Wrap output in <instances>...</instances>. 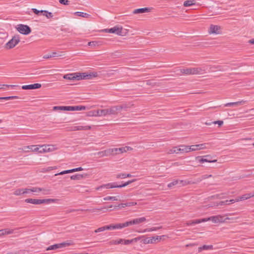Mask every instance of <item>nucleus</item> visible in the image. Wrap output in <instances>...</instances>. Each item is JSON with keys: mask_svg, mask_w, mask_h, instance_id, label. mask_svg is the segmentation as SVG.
Masks as SVG:
<instances>
[{"mask_svg": "<svg viewBox=\"0 0 254 254\" xmlns=\"http://www.w3.org/2000/svg\"><path fill=\"white\" fill-rule=\"evenodd\" d=\"M98 76L97 72H90L87 73L86 72L83 73H72L64 75V78L70 80H80L82 79H90L93 77H96Z\"/></svg>", "mask_w": 254, "mask_h": 254, "instance_id": "obj_1", "label": "nucleus"}, {"mask_svg": "<svg viewBox=\"0 0 254 254\" xmlns=\"http://www.w3.org/2000/svg\"><path fill=\"white\" fill-rule=\"evenodd\" d=\"M233 218L229 217H225V215H218L216 216H212L207 218L202 219V221L206 222L208 221H211L214 223H224L226 220H233Z\"/></svg>", "mask_w": 254, "mask_h": 254, "instance_id": "obj_2", "label": "nucleus"}, {"mask_svg": "<svg viewBox=\"0 0 254 254\" xmlns=\"http://www.w3.org/2000/svg\"><path fill=\"white\" fill-rule=\"evenodd\" d=\"M58 200L57 199L48 198V199H34V198H27L25 200V202L33 204H41L43 203H50L51 202H56Z\"/></svg>", "mask_w": 254, "mask_h": 254, "instance_id": "obj_3", "label": "nucleus"}, {"mask_svg": "<svg viewBox=\"0 0 254 254\" xmlns=\"http://www.w3.org/2000/svg\"><path fill=\"white\" fill-rule=\"evenodd\" d=\"M97 114L99 117L106 116L107 115H117V112L115 106H111L110 108L98 110Z\"/></svg>", "mask_w": 254, "mask_h": 254, "instance_id": "obj_4", "label": "nucleus"}, {"mask_svg": "<svg viewBox=\"0 0 254 254\" xmlns=\"http://www.w3.org/2000/svg\"><path fill=\"white\" fill-rule=\"evenodd\" d=\"M20 42V39L18 35H15L5 45V48L7 49L13 48Z\"/></svg>", "mask_w": 254, "mask_h": 254, "instance_id": "obj_5", "label": "nucleus"}, {"mask_svg": "<svg viewBox=\"0 0 254 254\" xmlns=\"http://www.w3.org/2000/svg\"><path fill=\"white\" fill-rule=\"evenodd\" d=\"M133 149L130 146H125L121 148H111L112 155H116L117 154L123 153L127 151H131Z\"/></svg>", "mask_w": 254, "mask_h": 254, "instance_id": "obj_6", "label": "nucleus"}, {"mask_svg": "<svg viewBox=\"0 0 254 254\" xmlns=\"http://www.w3.org/2000/svg\"><path fill=\"white\" fill-rule=\"evenodd\" d=\"M16 29L20 33L23 35H28L31 32V29L29 26L21 24L17 25Z\"/></svg>", "mask_w": 254, "mask_h": 254, "instance_id": "obj_7", "label": "nucleus"}, {"mask_svg": "<svg viewBox=\"0 0 254 254\" xmlns=\"http://www.w3.org/2000/svg\"><path fill=\"white\" fill-rule=\"evenodd\" d=\"M135 180H136L135 179H133L132 180L128 181L127 182L123 184V185H115V183H109V184H107L104 186H101V187L98 188L97 189H99L100 188H103V187H106L107 188H111V189L117 188H121L125 187L128 185L129 184L135 182Z\"/></svg>", "mask_w": 254, "mask_h": 254, "instance_id": "obj_8", "label": "nucleus"}, {"mask_svg": "<svg viewBox=\"0 0 254 254\" xmlns=\"http://www.w3.org/2000/svg\"><path fill=\"white\" fill-rule=\"evenodd\" d=\"M71 244L68 242H64L60 244H57L48 247L47 249V251L55 250L58 249L70 246Z\"/></svg>", "mask_w": 254, "mask_h": 254, "instance_id": "obj_9", "label": "nucleus"}, {"mask_svg": "<svg viewBox=\"0 0 254 254\" xmlns=\"http://www.w3.org/2000/svg\"><path fill=\"white\" fill-rule=\"evenodd\" d=\"M221 27L219 25L211 24L208 30V33L210 34H220L221 33Z\"/></svg>", "mask_w": 254, "mask_h": 254, "instance_id": "obj_10", "label": "nucleus"}, {"mask_svg": "<svg viewBox=\"0 0 254 254\" xmlns=\"http://www.w3.org/2000/svg\"><path fill=\"white\" fill-rule=\"evenodd\" d=\"M134 106L133 104L129 103L128 104L127 103H124L121 105H117L115 106V109L117 112V114H118L119 112H121L122 110L125 109L127 110V109L128 108H130L131 107H133Z\"/></svg>", "mask_w": 254, "mask_h": 254, "instance_id": "obj_11", "label": "nucleus"}, {"mask_svg": "<svg viewBox=\"0 0 254 254\" xmlns=\"http://www.w3.org/2000/svg\"><path fill=\"white\" fill-rule=\"evenodd\" d=\"M122 29L123 28L122 27H119L118 26H115L110 29H106L105 31L108 33H116L118 35H122Z\"/></svg>", "mask_w": 254, "mask_h": 254, "instance_id": "obj_12", "label": "nucleus"}, {"mask_svg": "<svg viewBox=\"0 0 254 254\" xmlns=\"http://www.w3.org/2000/svg\"><path fill=\"white\" fill-rule=\"evenodd\" d=\"M180 147H182V152L186 153H188L191 151H197V148L196 147V145H193L191 146L180 145Z\"/></svg>", "mask_w": 254, "mask_h": 254, "instance_id": "obj_13", "label": "nucleus"}, {"mask_svg": "<svg viewBox=\"0 0 254 254\" xmlns=\"http://www.w3.org/2000/svg\"><path fill=\"white\" fill-rule=\"evenodd\" d=\"M40 147H43L42 149H39V153H46L53 151L55 150V147L53 145H39Z\"/></svg>", "mask_w": 254, "mask_h": 254, "instance_id": "obj_14", "label": "nucleus"}, {"mask_svg": "<svg viewBox=\"0 0 254 254\" xmlns=\"http://www.w3.org/2000/svg\"><path fill=\"white\" fill-rule=\"evenodd\" d=\"M24 152H29V151L38 152L39 148L37 145H29L23 147L21 149Z\"/></svg>", "mask_w": 254, "mask_h": 254, "instance_id": "obj_15", "label": "nucleus"}, {"mask_svg": "<svg viewBox=\"0 0 254 254\" xmlns=\"http://www.w3.org/2000/svg\"><path fill=\"white\" fill-rule=\"evenodd\" d=\"M41 84L40 83H35L33 84L23 85L22 89L23 90L35 89L41 87Z\"/></svg>", "mask_w": 254, "mask_h": 254, "instance_id": "obj_16", "label": "nucleus"}, {"mask_svg": "<svg viewBox=\"0 0 254 254\" xmlns=\"http://www.w3.org/2000/svg\"><path fill=\"white\" fill-rule=\"evenodd\" d=\"M83 170V169L80 167H78L77 168L72 169L71 170H65V171H62L59 173L56 174L55 176L64 175L65 174L73 173L74 172L82 171Z\"/></svg>", "mask_w": 254, "mask_h": 254, "instance_id": "obj_17", "label": "nucleus"}, {"mask_svg": "<svg viewBox=\"0 0 254 254\" xmlns=\"http://www.w3.org/2000/svg\"><path fill=\"white\" fill-rule=\"evenodd\" d=\"M158 237H152L146 238L142 240V242L144 244H154L157 243L156 239Z\"/></svg>", "mask_w": 254, "mask_h": 254, "instance_id": "obj_18", "label": "nucleus"}, {"mask_svg": "<svg viewBox=\"0 0 254 254\" xmlns=\"http://www.w3.org/2000/svg\"><path fill=\"white\" fill-rule=\"evenodd\" d=\"M206 70L205 66L193 67L194 74H202L205 73Z\"/></svg>", "mask_w": 254, "mask_h": 254, "instance_id": "obj_19", "label": "nucleus"}, {"mask_svg": "<svg viewBox=\"0 0 254 254\" xmlns=\"http://www.w3.org/2000/svg\"><path fill=\"white\" fill-rule=\"evenodd\" d=\"M99 157H103L105 156H108L112 155L111 148L105 150L104 151H99L96 153Z\"/></svg>", "mask_w": 254, "mask_h": 254, "instance_id": "obj_20", "label": "nucleus"}, {"mask_svg": "<svg viewBox=\"0 0 254 254\" xmlns=\"http://www.w3.org/2000/svg\"><path fill=\"white\" fill-rule=\"evenodd\" d=\"M151 11V8L149 7H144V8H140L134 9L132 13L133 14H139V13H143L145 12H149Z\"/></svg>", "mask_w": 254, "mask_h": 254, "instance_id": "obj_21", "label": "nucleus"}, {"mask_svg": "<svg viewBox=\"0 0 254 254\" xmlns=\"http://www.w3.org/2000/svg\"><path fill=\"white\" fill-rule=\"evenodd\" d=\"M180 71L182 73L186 75L194 74L193 67L181 69Z\"/></svg>", "mask_w": 254, "mask_h": 254, "instance_id": "obj_22", "label": "nucleus"}, {"mask_svg": "<svg viewBox=\"0 0 254 254\" xmlns=\"http://www.w3.org/2000/svg\"><path fill=\"white\" fill-rule=\"evenodd\" d=\"M246 101L245 100H241L240 101H238L236 102H230L227 103L224 105L225 107H231L233 106H240L241 105H243L246 103Z\"/></svg>", "mask_w": 254, "mask_h": 254, "instance_id": "obj_23", "label": "nucleus"}, {"mask_svg": "<svg viewBox=\"0 0 254 254\" xmlns=\"http://www.w3.org/2000/svg\"><path fill=\"white\" fill-rule=\"evenodd\" d=\"M253 197H254V192L245 194L239 196L237 198V200H246Z\"/></svg>", "mask_w": 254, "mask_h": 254, "instance_id": "obj_24", "label": "nucleus"}, {"mask_svg": "<svg viewBox=\"0 0 254 254\" xmlns=\"http://www.w3.org/2000/svg\"><path fill=\"white\" fill-rule=\"evenodd\" d=\"M7 37V33L0 32V45H2L5 42Z\"/></svg>", "mask_w": 254, "mask_h": 254, "instance_id": "obj_25", "label": "nucleus"}, {"mask_svg": "<svg viewBox=\"0 0 254 254\" xmlns=\"http://www.w3.org/2000/svg\"><path fill=\"white\" fill-rule=\"evenodd\" d=\"M196 147L197 148V150H200L201 149H207L210 148V144L209 143H202L199 144H196Z\"/></svg>", "mask_w": 254, "mask_h": 254, "instance_id": "obj_26", "label": "nucleus"}, {"mask_svg": "<svg viewBox=\"0 0 254 254\" xmlns=\"http://www.w3.org/2000/svg\"><path fill=\"white\" fill-rule=\"evenodd\" d=\"M182 147H174L173 148L169 150L168 153L172 154V153H178L179 152H182Z\"/></svg>", "mask_w": 254, "mask_h": 254, "instance_id": "obj_27", "label": "nucleus"}, {"mask_svg": "<svg viewBox=\"0 0 254 254\" xmlns=\"http://www.w3.org/2000/svg\"><path fill=\"white\" fill-rule=\"evenodd\" d=\"M196 159L198 161L199 163H203L204 162H216L217 160H210L206 159L201 158L200 156H197L196 157Z\"/></svg>", "mask_w": 254, "mask_h": 254, "instance_id": "obj_28", "label": "nucleus"}, {"mask_svg": "<svg viewBox=\"0 0 254 254\" xmlns=\"http://www.w3.org/2000/svg\"><path fill=\"white\" fill-rule=\"evenodd\" d=\"M86 107L84 106H70V111H81L85 110Z\"/></svg>", "mask_w": 254, "mask_h": 254, "instance_id": "obj_29", "label": "nucleus"}, {"mask_svg": "<svg viewBox=\"0 0 254 254\" xmlns=\"http://www.w3.org/2000/svg\"><path fill=\"white\" fill-rule=\"evenodd\" d=\"M203 222V221H202V219H196V220H190V221H188L187 222H186V224L187 226H190V225H192L198 224V223H200Z\"/></svg>", "mask_w": 254, "mask_h": 254, "instance_id": "obj_30", "label": "nucleus"}, {"mask_svg": "<svg viewBox=\"0 0 254 254\" xmlns=\"http://www.w3.org/2000/svg\"><path fill=\"white\" fill-rule=\"evenodd\" d=\"M139 240H140V237H136V238H135L131 240H124L123 243L124 242V244L125 245H129L133 242H137Z\"/></svg>", "mask_w": 254, "mask_h": 254, "instance_id": "obj_31", "label": "nucleus"}, {"mask_svg": "<svg viewBox=\"0 0 254 254\" xmlns=\"http://www.w3.org/2000/svg\"><path fill=\"white\" fill-rule=\"evenodd\" d=\"M213 248L212 245H203L202 247L198 248V253H200L202 250H212Z\"/></svg>", "mask_w": 254, "mask_h": 254, "instance_id": "obj_32", "label": "nucleus"}, {"mask_svg": "<svg viewBox=\"0 0 254 254\" xmlns=\"http://www.w3.org/2000/svg\"><path fill=\"white\" fill-rule=\"evenodd\" d=\"M74 14L76 16H81V17H84V18H88V17H90V15L89 14H88L87 13H84L83 12H79V11L75 12L74 13Z\"/></svg>", "mask_w": 254, "mask_h": 254, "instance_id": "obj_33", "label": "nucleus"}, {"mask_svg": "<svg viewBox=\"0 0 254 254\" xmlns=\"http://www.w3.org/2000/svg\"><path fill=\"white\" fill-rule=\"evenodd\" d=\"M195 4V0H187L185 1L184 2V6L185 7H188L190 6H191L194 5Z\"/></svg>", "mask_w": 254, "mask_h": 254, "instance_id": "obj_34", "label": "nucleus"}, {"mask_svg": "<svg viewBox=\"0 0 254 254\" xmlns=\"http://www.w3.org/2000/svg\"><path fill=\"white\" fill-rule=\"evenodd\" d=\"M146 220V218L145 217H140V218L133 219V222L134 223V225H135V224H138L142 223V222L145 221Z\"/></svg>", "mask_w": 254, "mask_h": 254, "instance_id": "obj_35", "label": "nucleus"}, {"mask_svg": "<svg viewBox=\"0 0 254 254\" xmlns=\"http://www.w3.org/2000/svg\"><path fill=\"white\" fill-rule=\"evenodd\" d=\"M41 13H43V15L45 16L47 18H51L53 17V14L52 12H48L47 10H41Z\"/></svg>", "mask_w": 254, "mask_h": 254, "instance_id": "obj_36", "label": "nucleus"}, {"mask_svg": "<svg viewBox=\"0 0 254 254\" xmlns=\"http://www.w3.org/2000/svg\"><path fill=\"white\" fill-rule=\"evenodd\" d=\"M183 186H186L190 184H194L196 183V182H191L189 181H183V180H179V183Z\"/></svg>", "mask_w": 254, "mask_h": 254, "instance_id": "obj_37", "label": "nucleus"}, {"mask_svg": "<svg viewBox=\"0 0 254 254\" xmlns=\"http://www.w3.org/2000/svg\"><path fill=\"white\" fill-rule=\"evenodd\" d=\"M97 114V111H91L86 113V115L88 117H98L99 116Z\"/></svg>", "mask_w": 254, "mask_h": 254, "instance_id": "obj_38", "label": "nucleus"}, {"mask_svg": "<svg viewBox=\"0 0 254 254\" xmlns=\"http://www.w3.org/2000/svg\"><path fill=\"white\" fill-rule=\"evenodd\" d=\"M23 189H18L14 190L13 192V194L15 195H20L21 194H23Z\"/></svg>", "mask_w": 254, "mask_h": 254, "instance_id": "obj_39", "label": "nucleus"}, {"mask_svg": "<svg viewBox=\"0 0 254 254\" xmlns=\"http://www.w3.org/2000/svg\"><path fill=\"white\" fill-rule=\"evenodd\" d=\"M112 207H113V205H110L108 207H104V208H93L92 209H86V211L94 212H96L97 211L102 210V209H103L104 208H112Z\"/></svg>", "mask_w": 254, "mask_h": 254, "instance_id": "obj_40", "label": "nucleus"}, {"mask_svg": "<svg viewBox=\"0 0 254 254\" xmlns=\"http://www.w3.org/2000/svg\"><path fill=\"white\" fill-rule=\"evenodd\" d=\"M83 175H72L70 176V179L73 180H80L81 179L83 178Z\"/></svg>", "mask_w": 254, "mask_h": 254, "instance_id": "obj_41", "label": "nucleus"}, {"mask_svg": "<svg viewBox=\"0 0 254 254\" xmlns=\"http://www.w3.org/2000/svg\"><path fill=\"white\" fill-rule=\"evenodd\" d=\"M124 239H120L119 240H112L109 242L110 245H118L123 243Z\"/></svg>", "mask_w": 254, "mask_h": 254, "instance_id": "obj_42", "label": "nucleus"}, {"mask_svg": "<svg viewBox=\"0 0 254 254\" xmlns=\"http://www.w3.org/2000/svg\"><path fill=\"white\" fill-rule=\"evenodd\" d=\"M212 177V176L211 175H202L200 178H199V179H198L197 180L196 183L200 182H201L203 180H204V179H207V178H210V177Z\"/></svg>", "mask_w": 254, "mask_h": 254, "instance_id": "obj_43", "label": "nucleus"}, {"mask_svg": "<svg viewBox=\"0 0 254 254\" xmlns=\"http://www.w3.org/2000/svg\"><path fill=\"white\" fill-rule=\"evenodd\" d=\"M64 53L63 52H61L60 53L58 54L56 52H53L51 54V56L52 57H63L64 56Z\"/></svg>", "mask_w": 254, "mask_h": 254, "instance_id": "obj_44", "label": "nucleus"}, {"mask_svg": "<svg viewBox=\"0 0 254 254\" xmlns=\"http://www.w3.org/2000/svg\"><path fill=\"white\" fill-rule=\"evenodd\" d=\"M118 196H106L104 198V200H113V201H117L118 200Z\"/></svg>", "mask_w": 254, "mask_h": 254, "instance_id": "obj_45", "label": "nucleus"}, {"mask_svg": "<svg viewBox=\"0 0 254 254\" xmlns=\"http://www.w3.org/2000/svg\"><path fill=\"white\" fill-rule=\"evenodd\" d=\"M162 228V226H160V227H152V228H147L146 229H145L144 230V232H151V231H156L158 229H161Z\"/></svg>", "mask_w": 254, "mask_h": 254, "instance_id": "obj_46", "label": "nucleus"}, {"mask_svg": "<svg viewBox=\"0 0 254 254\" xmlns=\"http://www.w3.org/2000/svg\"><path fill=\"white\" fill-rule=\"evenodd\" d=\"M179 183V180H175L172 182L169 183L168 185V187L169 188H171L172 187L177 185Z\"/></svg>", "mask_w": 254, "mask_h": 254, "instance_id": "obj_47", "label": "nucleus"}, {"mask_svg": "<svg viewBox=\"0 0 254 254\" xmlns=\"http://www.w3.org/2000/svg\"><path fill=\"white\" fill-rule=\"evenodd\" d=\"M41 191H42L43 194L46 195L51 193V190L50 189L41 188Z\"/></svg>", "mask_w": 254, "mask_h": 254, "instance_id": "obj_48", "label": "nucleus"}, {"mask_svg": "<svg viewBox=\"0 0 254 254\" xmlns=\"http://www.w3.org/2000/svg\"><path fill=\"white\" fill-rule=\"evenodd\" d=\"M79 129L78 130H89L91 128V126H78Z\"/></svg>", "mask_w": 254, "mask_h": 254, "instance_id": "obj_49", "label": "nucleus"}, {"mask_svg": "<svg viewBox=\"0 0 254 254\" xmlns=\"http://www.w3.org/2000/svg\"><path fill=\"white\" fill-rule=\"evenodd\" d=\"M114 229H121L124 228L123 223H118L113 224Z\"/></svg>", "mask_w": 254, "mask_h": 254, "instance_id": "obj_50", "label": "nucleus"}, {"mask_svg": "<svg viewBox=\"0 0 254 254\" xmlns=\"http://www.w3.org/2000/svg\"><path fill=\"white\" fill-rule=\"evenodd\" d=\"M133 222V220H132L123 223L124 228L129 226L130 225H134V223Z\"/></svg>", "mask_w": 254, "mask_h": 254, "instance_id": "obj_51", "label": "nucleus"}, {"mask_svg": "<svg viewBox=\"0 0 254 254\" xmlns=\"http://www.w3.org/2000/svg\"><path fill=\"white\" fill-rule=\"evenodd\" d=\"M31 191L34 192H39L41 191V188H38V187H33L30 189Z\"/></svg>", "mask_w": 254, "mask_h": 254, "instance_id": "obj_52", "label": "nucleus"}, {"mask_svg": "<svg viewBox=\"0 0 254 254\" xmlns=\"http://www.w3.org/2000/svg\"><path fill=\"white\" fill-rule=\"evenodd\" d=\"M57 169V166H53V167H49L46 169H43V172H46L48 171H50L51 170H55Z\"/></svg>", "mask_w": 254, "mask_h": 254, "instance_id": "obj_53", "label": "nucleus"}, {"mask_svg": "<svg viewBox=\"0 0 254 254\" xmlns=\"http://www.w3.org/2000/svg\"><path fill=\"white\" fill-rule=\"evenodd\" d=\"M18 96H8V97H3V100H8L10 99H18Z\"/></svg>", "mask_w": 254, "mask_h": 254, "instance_id": "obj_54", "label": "nucleus"}, {"mask_svg": "<svg viewBox=\"0 0 254 254\" xmlns=\"http://www.w3.org/2000/svg\"><path fill=\"white\" fill-rule=\"evenodd\" d=\"M105 228H106L105 226L104 227H100V228H98L97 229L95 230L94 232H95V233H98V232H102L103 231L106 230Z\"/></svg>", "mask_w": 254, "mask_h": 254, "instance_id": "obj_55", "label": "nucleus"}, {"mask_svg": "<svg viewBox=\"0 0 254 254\" xmlns=\"http://www.w3.org/2000/svg\"><path fill=\"white\" fill-rule=\"evenodd\" d=\"M86 211V210H84V209H69V210H68L66 211V213H71V212H75V211Z\"/></svg>", "mask_w": 254, "mask_h": 254, "instance_id": "obj_56", "label": "nucleus"}, {"mask_svg": "<svg viewBox=\"0 0 254 254\" xmlns=\"http://www.w3.org/2000/svg\"><path fill=\"white\" fill-rule=\"evenodd\" d=\"M116 177L118 179H119V178H122V179L126 178V174L125 173L119 174H118L117 175Z\"/></svg>", "mask_w": 254, "mask_h": 254, "instance_id": "obj_57", "label": "nucleus"}, {"mask_svg": "<svg viewBox=\"0 0 254 254\" xmlns=\"http://www.w3.org/2000/svg\"><path fill=\"white\" fill-rule=\"evenodd\" d=\"M59 2L60 3L64 5H68L69 4V0H60Z\"/></svg>", "mask_w": 254, "mask_h": 254, "instance_id": "obj_58", "label": "nucleus"}, {"mask_svg": "<svg viewBox=\"0 0 254 254\" xmlns=\"http://www.w3.org/2000/svg\"><path fill=\"white\" fill-rule=\"evenodd\" d=\"M213 124H218L219 127H221L223 124V121H217L213 122Z\"/></svg>", "mask_w": 254, "mask_h": 254, "instance_id": "obj_59", "label": "nucleus"}, {"mask_svg": "<svg viewBox=\"0 0 254 254\" xmlns=\"http://www.w3.org/2000/svg\"><path fill=\"white\" fill-rule=\"evenodd\" d=\"M62 111H70V106H62Z\"/></svg>", "mask_w": 254, "mask_h": 254, "instance_id": "obj_60", "label": "nucleus"}, {"mask_svg": "<svg viewBox=\"0 0 254 254\" xmlns=\"http://www.w3.org/2000/svg\"><path fill=\"white\" fill-rule=\"evenodd\" d=\"M155 237H158V239H156V241H157V242H158L160 241L163 238L168 237L166 235H162V236H155Z\"/></svg>", "mask_w": 254, "mask_h": 254, "instance_id": "obj_61", "label": "nucleus"}, {"mask_svg": "<svg viewBox=\"0 0 254 254\" xmlns=\"http://www.w3.org/2000/svg\"><path fill=\"white\" fill-rule=\"evenodd\" d=\"M13 233V230H10L9 229H6L5 235L11 234H12Z\"/></svg>", "mask_w": 254, "mask_h": 254, "instance_id": "obj_62", "label": "nucleus"}, {"mask_svg": "<svg viewBox=\"0 0 254 254\" xmlns=\"http://www.w3.org/2000/svg\"><path fill=\"white\" fill-rule=\"evenodd\" d=\"M32 10L33 11V12L37 14V15H38L39 14V13H41V10H37V9L36 8H32Z\"/></svg>", "mask_w": 254, "mask_h": 254, "instance_id": "obj_63", "label": "nucleus"}, {"mask_svg": "<svg viewBox=\"0 0 254 254\" xmlns=\"http://www.w3.org/2000/svg\"><path fill=\"white\" fill-rule=\"evenodd\" d=\"M113 224H111L110 225H107V226H105V229L106 230H112V229H114V228H113Z\"/></svg>", "mask_w": 254, "mask_h": 254, "instance_id": "obj_64", "label": "nucleus"}]
</instances>
